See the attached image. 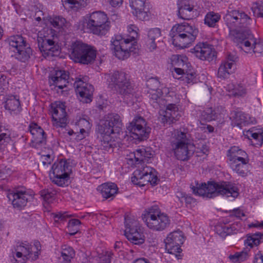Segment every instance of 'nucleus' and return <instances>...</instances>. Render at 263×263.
I'll use <instances>...</instances> for the list:
<instances>
[{
	"label": "nucleus",
	"instance_id": "64",
	"mask_svg": "<svg viewBox=\"0 0 263 263\" xmlns=\"http://www.w3.org/2000/svg\"><path fill=\"white\" fill-rule=\"evenodd\" d=\"M234 214L235 216L238 218H241L242 216H245L244 213L239 209H235L233 211Z\"/></svg>",
	"mask_w": 263,
	"mask_h": 263
},
{
	"label": "nucleus",
	"instance_id": "58",
	"mask_svg": "<svg viewBox=\"0 0 263 263\" xmlns=\"http://www.w3.org/2000/svg\"><path fill=\"white\" fill-rule=\"evenodd\" d=\"M147 241L152 246H156L158 244V239L156 234H150L147 237Z\"/></svg>",
	"mask_w": 263,
	"mask_h": 263
},
{
	"label": "nucleus",
	"instance_id": "4",
	"mask_svg": "<svg viewBox=\"0 0 263 263\" xmlns=\"http://www.w3.org/2000/svg\"><path fill=\"white\" fill-rule=\"evenodd\" d=\"M137 27L131 25L128 27L129 33H133V35L130 38L124 39L120 35H117L112 37L111 41V49L114 51V55L119 60H124L127 59L130 52L136 53L137 45L135 44V40L137 35Z\"/></svg>",
	"mask_w": 263,
	"mask_h": 263
},
{
	"label": "nucleus",
	"instance_id": "6",
	"mask_svg": "<svg viewBox=\"0 0 263 263\" xmlns=\"http://www.w3.org/2000/svg\"><path fill=\"white\" fill-rule=\"evenodd\" d=\"M108 81L109 85L114 86L122 96L125 102L127 103H132L134 102L136 99L135 91L127 74L125 72L117 71L110 74Z\"/></svg>",
	"mask_w": 263,
	"mask_h": 263
},
{
	"label": "nucleus",
	"instance_id": "59",
	"mask_svg": "<svg viewBox=\"0 0 263 263\" xmlns=\"http://www.w3.org/2000/svg\"><path fill=\"white\" fill-rule=\"evenodd\" d=\"M81 224V221L77 219H72L69 220L68 226V229L70 231L71 228L77 227Z\"/></svg>",
	"mask_w": 263,
	"mask_h": 263
},
{
	"label": "nucleus",
	"instance_id": "2",
	"mask_svg": "<svg viewBox=\"0 0 263 263\" xmlns=\"http://www.w3.org/2000/svg\"><path fill=\"white\" fill-rule=\"evenodd\" d=\"M122 124L120 117L118 114L107 115L105 120L98 125V138L101 148L107 151H112L116 146V143L111 137V134L119 133Z\"/></svg>",
	"mask_w": 263,
	"mask_h": 263
},
{
	"label": "nucleus",
	"instance_id": "28",
	"mask_svg": "<svg viewBox=\"0 0 263 263\" xmlns=\"http://www.w3.org/2000/svg\"><path fill=\"white\" fill-rule=\"evenodd\" d=\"M5 107L11 114L17 115L21 111L19 98L16 96H8L5 101Z\"/></svg>",
	"mask_w": 263,
	"mask_h": 263
},
{
	"label": "nucleus",
	"instance_id": "26",
	"mask_svg": "<svg viewBox=\"0 0 263 263\" xmlns=\"http://www.w3.org/2000/svg\"><path fill=\"white\" fill-rule=\"evenodd\" d=\"M29 128L32 135L34 142L39 144H46L45 133L40 126L35 123H32L30 124Z\"/></svg>",
	"mask_w": 263,
	"mask_h": 263
},
{
	"label": "nucleus",
	"instance_id": "38",
	"mask_svg": "<svg viewBox=\"0 0 263 263\" xmlns=\"http://www.w3.org/2000/svg\"><path fill=\"white\" fill-rule=\"evenodd\" d=\"M232 68L231 64H229L227 62H222L218 68V78L222 80L227 79L232 72Z\"/></svg>",
	"mask_w": 263,
	"mask_h": 263
},
{
	"label": "nucleus",
	"instance_id": "56",
	"mask_svg": "<svg viewBox=\"0 0 263 263\" xmlns=\"http://www.w3.org/2000/svg\"><path fill=\"white\" fill-rule=\"evenodd\" d=\"M87 1V0H66L65 1V3L72 5H78L80 6L85 7Z\"/></svg>",
	"mask_w": 263,
	"mask_h": 263
},
{
	"label": "nucleus",
	"instance_id": "42",
	"mask_svg": "<svg viewBox=\"0 0 263 263\" xmlns=\"http://www.w3.org/2000/svg\"><path fill=\"white\" fill-rule=\"evenodd\" d=\"M75 252L73 249L69 246H64L62 248L61 252V256L65 261L69 262L70 260L74 256Z\"/></svg>",
	"mask_w": 263,
	"mask_h": 263
},
{
	"label": "nucleus",
	"instance_id": "27",
	"mask_svg": "<svg viewBox=\"0 0 263 263\" xmlns=\"http://www.w3.org/2000/svg\"><path fill=\"white\" fill-rule=\"evenodd\" d=\"M88 45L80 42L72 44L69 57L75 63H78Z\"/></svg>",
	"mask_w": 263,
	"mask_h": 263
},
{
	"label": "nucleus",
	"instance_id": "47",
	"mask_svg": "<svg viewBox=\"0 0 263 263\" xmlns=\"http://www.w3.org/2000/svg\"><path fill=\"white\" fill-rule=\"evenodd\" d=\"M66 20L61 16H55L50 21L51 24L54 27L60 28L65 26Z\"/></svg>",
	"mask_w": 263,
	"mask_h": 263
},
{
	"label": "nucleus",
	"instance_id": "10",
	"mask_svg": "<svg viewBox=\"0 0 263 263\" xmlns=\"http://www.w3.org/2000/svg\"><path fill=\"white\" fill-rule=\"evenodd\" d=\"M171 146L176 158L182 161L187 160L193 154L190 149L186 133L175 130L172 134Z\"/></svg>",
	"mask_w": 263,
	"mask_h": 263
},
{
	"label": "nucleus",
	"instance_id": "61",
	"mask_svg": "<svg viewBox=\"0 0 263 263\" xmlns=\"http://www.w3.org/2000/svg\"><path fill=\"white\" fill-rule=\"evenodd\" d=\"M43 160L42 162V164L43 166L45 165L50 164L51 162L52 159L51 158V156L50 155H47L45 156H43Z\"/></svg>",
	"mask_w": 263,
	"mask_h": 263
},
{
	"label": "nucleus",
	"instance_id": "20",
	"mask_svg": "<svg viewBox=\"0 0 263 263\" xmlns=\"http://www.w3.org/2000/svg\"><path fill=\"white\" fill-rule=\"evenodd\" d=\"M29 194L25 191L15 190L7 194V197L14 208L21 210L27 204Z\"/></svg>",
	"mask_w": 263,
	"mask_h": 263
},
{
	"label": "nucleus",
	"instance_id": "15",
	"mask_svg": "<svg viewBox=\"0 0 263 263\" xmlns=\"http://www.w3.org/2000/svg\"><path fill=\"white\" fill-rule=\"evenodd\" d=\"M125 225L124 235L129 241L135 245H141L144 242L143 229L138 221L125 217Z\"/></svg>",
	"mask_w": 263,
	"mask_h": 263
},
{
	"label": "nucleus",
	"instance_id": "55",
	"mask_svg": "<svg viewBox=\"0 0 263 263\" xmlns=\"http://www.w3.org/2000/svg\"><path fill=\"white\" fill-rule=\"evenodd\" d=\"M237 60L238 57L235 54L230 53L228 55L226 60L223 62H227L229 64H231V68H232L235 62L237 61Z\"/></svg>",
	"mask_w": 263,
	"mask_h": 263
},
{
	"label": "nucleus",
	"instance_id": "60",
	"mask_svg": "<svg viewBox=\"0 0 263 263\" xmlns=\"http://www.w3.org/2000/svg\"><path fill=\"white\" fill-rule=\"evenodd\" d=\"M114 254L111 252H107L106 254L103 257V263H110Z\"/></svg>",
	"mask_w": 263,
	"mask_h": 263
},
{
	"label": "nucleus",
	"instance_id": "19",
	"mask_svg": "<svg viewBox=\"0 0 263 263\" xmlns=\"http://www.w3.org/2000/svg\"><path fill=\"white\" fill-rule=\"evenodd\" d=\"M65 104L61 102H55L51 104V112L53 125L58 127H65L67 125V113Z\"/></svg>",
	"mask_w": 263,
	"mask_h": 263
},
{
	"label": "nucleus",
	"instance_id": "62",
	"mask_svg": "<svg viewBox=\"0 0 263 263\" xmlns=\"http://www.w3.org/2000/svg\"><path fill=\"white\" fill-rule=\"evenodd\" d=\"M108 3L113 7H120L123 3V0H108Z\"/></svg>",
	"mask_w": 263,
	"mask_h": 263
},
{
	"label": "nucleus",
	"instance_id": "29",
	"mask_svg": "<svg viewBox=\"0 0 263 263\" xmlns=\"http://www.w3.org/2000/svg\"><path fill=\"white\" fill-rule=\"evenodd\" d=\"M16 251H21L23 254V258L22 260L14 258L15 262L13 263H25L27 259H30L32 260V257L33 256V247L28 243H22L16 247Z\"/></svg>",
	"mask_w": 263,
	"mask_h": 263
},
{
	"label": "nucleus",
	"instance_id": "24",
	"mask_svg": "<svg viewBox=\"0 0 263 263\" xmlns=\"http://www.w3.org/2000/svg\"><path fill=\"white\" fill-rule=\"evenodd\" d=\"M69 75L67 72L64 70L57 71L54 76L49 78V83L50 86H54L55 88L62 89L67 87Z\"/></svg>",
	"mask_w": 263,
	"mask_h": 263
},
{
	"label": "nucleus",
	"instance_id": "45",
	"mask_svg": "<svg viewBox=\"0 0 263 263\" xmlns=\"http://www.w3.org/2000/svg\"><path fill=\"white\" fill-rule=\"evenodd\" d=\"M202 116L206 121L210 122L216 120L217 115L212 108H209L202 112Z\"/></svg>",
	"mask_w": 263,
	"mask_h": 263
},
{
	"label": "nucleus",
	"instance_id": "11",
	"mask_svg": "<svg viewBox=\"0 0 263 263\" xmlns=\"http://www.w3.org/2000/svg\"><path fill=\"white\" fill-rule=\"evenodd\" d=\"M86 21L87 28L95 34L104 35L109 30L110 22L108 21L107 15L103 12H93Z\"/></svg>",
	"mask_w": 263,
	"mask_h": 263
},
{
	"label": "nucleus",
	"instance_id": "31",
	"mask_svg": "<svg viewBox=\"0 0 263 263\" xmlns=\"http://www.w3.org/2000/svg\"><path fill=\"white\" fill-rule=\"evenodd\" d=\"M98 190L100 191L102 196L107 199L114 196L117 193L118 187L114 183H107L99 186Z\"/></svg>",
	"mask_w": 263,
	"mask_h": 263
},
{
	"label": "nucleus",
	"instance_id": "13",
	"mask_svg": "<svg viewBox=\"0 0 263 263\" xmlns=\"http://www.w3.org/2000/svg\"><path fill=\"white\" fill-rule=\"evenodd\" d=\"M131 180L134 184L143 186L148 183L152 185H155L159 179L156 171L151 167L146 166L141 169L136 170Z\"/></svg>",
	"mask_w": 263,
	"mask_h": 263
},
{
	"label": "nucleus",
	"instance_id": "32",
	"mask_svg": "<svg viewBox=\"0 0 263 263\" xmlns=\"http://www.w3.org/2000/svg\"><path fill=\"white\" fill-rule=\"evenodd\" d=\"M249 158L240 160L239 162L231 163V167L232 170L241 176H245L247 174L248 164L249 162Z\"/></svg>",
	"mask_w": 263,
	"mask_h": 263
},
{
	"label": "nucleus",
	"instance_id": "3",
	"mask_svg": "<svg viewBox=\"0 0 263 263\" xmlns=\"http://www.w3.org/2000/svg\"><path fill=\"white\" fill-rule=\"evenodd\" d=\"M149 97L154 107H166L165 110H161L160 114L161 121L164 124H171L177 120L178 108L175 103L170 102V98L166 99L161 98L162 95L161 90L149 91Z\"/></svg>",
	"mask_w": 263,
	"mask_h": 263
},
{
	"label": "nucleus",
	"instance_id": "51",
	"mask_svg": "<svg viewBox=\"0 0 263 263\" xmlns=\"http://www.w3.org/2000/svg\"><path fill=\"white\" fill-rule=\"evenodd\" d=\"M245 137L248 139H250L251 138L256 140H262V136L260 133L254 132L253 130H248L245 134H244Z\"/></svg>",
	"mask_w": 263,
	"mask_h": 263
},
{
	"label": "nucleus",
	"instance_id": "35",
	"mask_svg": "<svg viewBox=\"0 0 263 263\" xmlns=\"http://www.w3.org/2000/svg\"><path fill=\"white\" fill-rule=\"evenodd\" d=\"M8 42L11 48L15 52L18 49L24 48V46L27 45L24 39L19 35L10 37L8 39Z\"/></svg>",
	"mask_w": 263,
	"mask_h": 263
},
{
	"label": "nucleus",
	"instance_id": "54",
	"mask_svg": "<svg viewBox=\"0 0 263 263\" xmlns=\"http://www.w3.org/2000/svg\"><path fill=\"white\" fill-rule=\"evenodd\" d=\"M33 249H35V250H33V256L32 257V260H35L39 257V252L40 251L41 246L40 242L36 241L34 243V246H32Z\"/></svg>",
	"mask_w": 263,
	"mask_h": 263
},
{
	"label": "nucleus",
	"instance_id": "17",
	"mask_svg": "<svg viewBox=\"0 0 263 263\" xmlns=\"http://www.w3.org/2000/svg\"><path fill=\"white\" fill-rule=\"evenodd\" d=\"M183 233L180 231H175L170 233L164 240L165 249L170 254L180 253V246L184 242Z\"/></svg>",
	"mask_w": 263,
	"mask_h": 263
},
{
	"label": "nucleus",
	"instance_id": "52",
	"mask_svg": "<svg viewBox=\"0 0 263 263\" xmlns=\"http://www.w3.org/2000/svg\"><path fill=\"white\" fill-rule=\"evenodd\" d=\"M56 193L57 192L55 191H50L49 189H47L41 191V196L45 201L50 202L51 199Z\"/></svg>",
	"mask_w": 263,
	"mask_h": 263
},
{
	"label": "nucleus",
	"instance_id": "1",
	"mask_svg": "<svg viewBox=\"0 0 263 263\" xmlns=\"http://www.w3.org/2000/svg\"><path fill=\"white\" fill-rule=\"evenodd\" d=\"M194 184L191 185L193 193L208 198H212L219 195L236 198L239 194L237 187L230 182L208 181L207 183H199L195 181Z\"/></svg>",
	"mask_w": 263,
	"mask_h": 263
},
{
	"label": "nucleus",
	"instance_id": "34",
	"mask_svg": "<svg viewBox=\"0 0 263 263\" xmlns=\"http://www.w3.org/2000/svg\"><path fill=\"white\" fill-rule=\"evenodd\" d=\"M153 153L150 148H140L137 149L134 152V158L136 162H145L148 161L149 158L153 157Z\"/></svg>",
	"mask_w": 263,
	"mask_h": 263
},
{
	"label": "nucleus",
	"instance_id": "7",
	"mask_svg": "<svg viewBox=\"0 0 263 263\" xmlns=\"http://www.w3.org/2000/svg\"><path fill=\"white\" fill-rule=\"evenodd\" d=\"M224 20L229 28L230 35L234 42L236 36L232 33L233 31L245 34L247 32H251L248 28L252 20L242 11L234 10L229 11L226 14Z\"/></svg>",
	"mask_w": 263,
	"mask_h": 263
},
{
	"label": "nucleus",
	"instance_id": "23",
	"mask_svg": "<svg viewBox=\"0 0 263 263\" xmlns=\"http://www.w3.org/2000/svg\"><path fill=\"white\" fill-rule=\"evenodd\" d=\"M178 15L183 20L192 18L196 10L190 0H179L177 2Z\"/></svg>",
	"mask_w": 263,
	"mask_h": 263
},
{
	"label": "nucleus",
	"instance_id": "40",
	"mask_svg": "<svg viewBox=\"0 0 263 263\" xmlns=\"http://www.w3.org/2000/svg\"><path fill=\"white\" fill-rule=\"evenodd\" d=\"M220 18V15L218 13L209 12L205 16L204 24L210 27H214Z\"/></svg>",
	"mask_w": 263,
	"mask_h": 263
},
{
	"label": "nucleus",
	"instance_id": "43",
	"mask_svg": "<svg viewBox=\"0 0 263 263\" xmlns=\"http://www.w3.org/2000/svg\"><path fill=\"white\" fill-rule=\"evenodd\" d=\"M216 232L222 238H225L227 236L233 234L232 228L224 224L217 226Z\"/></svg>",
	"mask_w": 263,
	"mask_h": 263
},
{
	"label": "nucleus",
	"instance_id": "49",
	"mask_svg": "<svg viewBox=\"0 0 263 263\" xmlns=\"http://www.w3.org/2000/svg\"><path fill=\"white\" fill-rule=\"evenodd\" d=\"M251 9L254 14L263 17V2L254 3Z\"/></svg>",
	"mask_w": 263,
	"mask_h": 263
},
{
	"label": "nucleus",
	"instance_id": "9",
	"mask_svg": "<svg viewBox=\"0 0 263 263\" xmlns=\"http://www.w3.org/2000/svg\"><path fill=\"white\" fill-rule=\"evenodd\" d=\"M232 33L236 36L235 42L245 52L254 53L256 57L263 55V41L254 37L251 32H247L245 34L233 31Z\"/></svg>",
	"mask_w": 263,
	"mask_h": 263
},
{
	"label": "nucleus",
	"instance_id": "37",
	"mask_svg": "<svg viewBox=\"0 0 263 263\" xmlns=\"http://www.w3.org/2000/svg\"><path fill=\"white\" fill-rule=\"evenodd\" d=\"M32 54V51L31 48L27 45L24 46V48L18 49L15 54L16 59L19 61L25 62L28 61Z\"/></svg>",
	"mask_w": 263,
	"mask_h": 263
},
{
	"label": "nucleus",
	"instance_id": "44",
	"mask_svg": "<svg viewBox=\"0 0 263 263\" xmlns=\"http://www.w3.org/2000/svg\"><path fill=\"white\" fill-rule=\"evenodd\" d=\"M248 254L247 251L237 252L234 255H231L229 258L233 262H241L246 260L248 258Z\"/></svg>",
	"mask_w": 263,
	"mask_h": 263
},
{
	"label": "nucleus",
	"instance_id": "22",
	"mask_svg": "<svg viewBox=\"0 0 263 263\" xmlns=\"http://www.w3.org/2000/svg\"><path fill=\"white\" fill-rule=\"evenodd\" d=\"M146 0H129V6L133 10V13L138 19L148 20V8H146Z\"/></svg>",
	"mask_w": 263,
	"mask_h": 263
},
{
	"label": "nucleus",
	"instance_id": "36",
	"mask_svg": "<svg viewBox=\"0 0 263 263\" xmlns=\"http://www.w3.org/2000/svg\"><path fill=\"white\" fill-rule=\"evenodd\" d=\"M232 120V125L234 126H238L241 128L242 125H245L249 123V121L247 120V117L242 111H234L231 113Z\"/></svg>",
	"mask_w": 263,
	"mask_h": 263
},
{
	"label": "nucleus",
	"instance_id": "12",
	"mask_svg": "<svg viewBox=\"0 0 263 263\" xmlns=\"http://www.w3.org/2000/svg\"><path fill=\"white\" fill-rule=\"evenodd\" d=\"M71 167L66 160L54 162L49 173L50 179L58 186H63L69 179Z\"/></svg>",
	"mask_w": 263,
	"mask_h": 263
},
{
	"label": "nucleus",
	"instance_id": "21",
	"mask_svg": "<svg viewBox=\"0 0 263 263\" xmlns=\"http://www.w3.org/2000/svg\"><path fill=\"white\" fill-rule=\"evenodd\" d=\"M76 92L79 95L80 101L86 103L91 102L94 91L93 86L81 80L76 81Z\"/></svg>",
	"mask_w": 263,
	"mask_h": 263
},
{
	"label": "nucleus",
	"instance_id": "16",
	"mask_svg": "<svg viewBox=\"0 0 263 263\" xmlns=\"http://www.w3.org/2000/svg\"><path fill=\"white\" fill-rule=\"evenodd\" d=\"M51 34L50 36L44 35L37 36L38 47L41 52L46 56H55L59 53L60 47L54 40V35L52 29H47Z\"/></svg>",
	"mask_w": 263,
	"mask_h": 263
},
{
	"label": "nucleus",
	"instance_id": "5",
	"mask_svg": "<svg viewBox=\"0 0 263 263\" xmlns=\"http://www.w3.org/2000/svg\"><path fill=\"white\" fill-rule=\"evenodd\" d=\"M198 34V30L194 26L184 23L173 26L170 36L174 46L183 48L194 42Z\"/></svg>",
	"mask_w": 263,
	"mask_h": 263
},
{
	"label": "nucleus",
	"instance_id": "30",
	"mask_svg": "<svg viewBox=\"0 0 263 263\" xmlns=\"http://www.w3.org/2000/svg\"><path fill=\"white\" fill-rule=\"evenodd\" d=\"M160 36L161 30L159 28H152L148 30L146 43L149 50H153L156 48V40L159 39Z\"/></svg>",
	"mask_w": 263,
	"mask_h": 263
},
{
	"label": "nucleus",
	"instance_id": "46",
	"mask_svg": "<svg viewBox=\"0 0 263 263\" xmlns=\"http://www.w3.org/2000/svg\"><path fill=\"white\" fill-rule=\"evenodd\" d=\"M146 85L149 89V91L161 90L159 88L160 87V83L157 78H151L149 79L147 81Z\"/></svg>",
	"mask_w": 263,
	"mask_h": 263
},
{
	"label": "nucleus",
	"instance_id": "63",
	"mask_svg": "<svg viewBox=\"0 0 263 263\" xmlns=\"http://www.w3.org/2000/svg\"><path fill=\"white\" fill-rule=\"evenodd\" d=\"M253 263H263V255L260 253L255 254Z\"/></svg>",
	"mask_w": 263,
	"mask_h": 263
},
{
	"label": "nucleus",
	"instance_id": "14",
	"mask_svg": "<svg viewBox=\"0 0 263 263\" xmlns=\"http://www.w3.org/2000/svg\"><path fill=\"white\" fill-rule=\"evenodd\" d=\"M127 130L134 139L142 141L148 138L151 128L147 126L144 119L141 117H136L129 123Z\"/></svg>",
	"mask_w": 263,
	"mask_h": 263
},
{
	"label": "nucleus",
	"instance_id": "50",
	"mask_svg": "<svg viewBox=\"0 0 263 263\" xmlns=\"http://www.w3.org/2000/svg\"><path fill=\"white\" fill-rule=\"evenodd\" d=\"M9 82L6 76L0 74V93L6 91L8 89Z\"/></svg>",
	"mask_w": 263,
	"mask_h": 263
},
{
	"label": "nucleus",
	"instance_id": "57",
	"mask_svg": "<svg viewBox=\"0 0 263 263\" xmlns=\"http://www.w3.org/2000/svg\"><path fill=\"white\" fill-rule=\"evenodd\" d=\"M185 80L187 83H194L195 80V73L194 72H188L186 71Z\"/></svg>",
	"mask_w": 263,
	"mask_h": 263
},
{
	"label": "nucleus",
	"instance_id": "33",
	"mask_svg": "<svg viewBox=\"0 0 263 263\" xmlns=\"http://www.w3.org/2000/svg\"><path fill=\"white\" fill-rule=\"evenodd\" d=\"M83 55L80 58L78 63L84 65L91 64L96 58V51L91 47L88 46Z\"/></svg>",
	"mask_w": 263,
	"mask_h": 263
},
{
	"label": "nucleus",
	"instance_id": "53",
	"mask_svg": "<svg viewBox=\"0 0 263 263\" xmlns=\"http://www.w3.org/2000/svg\"><path fill=\"white\" fill-rule=\"evenodd\" d=\"M12 173V171L10 167L7 166L0 168V178L2 179H5L7 177L9 176Z\"/></svg>",
	"mask_w": 263,
	"mask_h": 263
},
{
	"label": "nucleus",
	"instance_id": "25",
	"mask_svg": "<svg viewBox=\"0 0 263 263\" xmlns=\"http://www.w3.org/2000/svg\"><path fill=\"white\" fill-rule=\"evenodd\" d=\"M227 156L230 163L249 158L247 153L237 146H231L227 152Z\"/></svg>",
	"mask_w": 263,
	"mask_h": 263
},
{
	"label": "nucleus",
	"instance_id": "18",
	"mask_svg": "<svg viewBox=\"0 0 263 263\" xmlns=\"http://www.w3.org/2000/svg\"><path fill=\"white\" fill-rule=\"evenodd\" d=\"M190 52L201 60L213 61L216 58V52L211 45L206 43H199Z\"/></svg>",
	"mask_w": 263,
	"mask_h": 263
},
{
	"label": "nucleus",
	"instance_id": "48",
	"mask_svg": "<svg viewBox=\"0 0 263 263\" xmlns=\"http://www.w3.org/2000/svg\"><path fill=\"white\" fill-rule=\"evenodd\" d=\"M6 130L0 124V150L2 146L4 145L6 142H8L10 140L9 135L5 132Z\"/></svg>",
	"mask_w": 263,
	"mask_h": 263
},
{
	"label": "nucleus",
	"instance_id": "39",
	"mask_svg": "<svg viewBox=\"0 0 263 263\" xmlns=\"http://www.w3.org/2000/svg\"><path fill=\"white\" fill-rule=\"evenodd\" d=\"M262 237H263L262 233H255L248 236L247 239L245 240V244L251 248H252L254 245L257 246L260 243Z\"/></svg>",
	"mask_w": 263,
	"mask_h": 263
},
{
	"label": "nucleus",
	"instance_id": "8",
	"mask_svg": "<svg viewBox=\"0 0 263 263\" xmlns=\"http://www.w3.org/2000/svg\"><path fill=\"white\" fill-rule=\"evenodd\" d=\"M142 218L150 229L161 231L168 227L170 220L167 215L161 213L157 205H153L145 210Z\"/></svg>",
	"mask_w": 263,
	"mask_h": 263
},
{
	"label": "nucleus",
	"instance_id": "41",
	"mask_svg": "<svg viewBox=\"0 0 263 263\" xmlns=\"http://www.w3.org/2000/svg\"><path fill=\"white\" fill-rule=\"evenodd\" d=\"M187 58L181 55H173L171 58L172 64L176 67L186 68L187 67Z\"/></svg>",
	"mask_w": 263,
	"mask_h": 263
}]
</instances>
